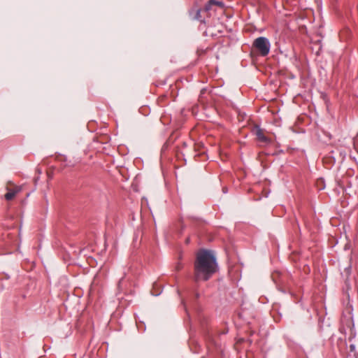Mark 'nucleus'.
Segmentation results:
<instances>
[{"label": "nucleus", "instance_id": "obj_1", "mask_svg": "<svg viewBox=\"0 0 358 358\" xmlns=\"http://www.w3.org/2000/svg\"><path fill=\"white\" fill-rule=\"evenodd\" d=\"M217 268L216 257L212 250L203 249L199 251L194 264V281L199 282L208 280Z\"/></svg>", "mask_w": 358, "mask_h": 358}, {"label": "nucleus", "instance_id": "obj_2", "mask_svg": "<svg viewBox=\"0 0 358 358\" xmlns=\"http://www.w3.org/2000/svg\"><path fill=\"white\" fill-rule=\"evenodd\" d=\"M253 46L259 52L262 56H266L270 52L271 43L267 38L260 36L254 41Z\"/></svg>", "mask_w": 358, "mask_h": 358}, {"label": "nucleus", "instance_id": "obj_3", "mask_svg": "<svg viewBox=\"0 0 358 358\" xmlns=\"http://www.w3.org/2000/svg\"><path fill=\"white\" fill-rule=\"evenodd\" d=\"M213 5H222V3L220 1H217L215 0H210L205 6L204 9L205 10L208 11L211 9V7Z\"/></svg>", "mask_w": 358, "mask_h": 358}, {"label": "nucleus", "instance_id": "obj_4", "mask_svg": "<svg viewBox=\"0 0 358 358\" xmlns=\"http://www.w3.org/2000/svg\"><path fill=\"white\" fill-rule=\"evenodd\" d=\"M317 187L319 191L322 190L325 188L324 182L322 178H318L315 182V187Z\"/></svg>", "mask_w": 358, "mask_h": 358}, {"label": "nucleus", "instance_id": "obj_5", "mask_svg": "<svg viewBox=\"0 0 358 358\" xmlns=\"http://www.w3.org/2000/svg\"><path fill=\"white\" fill-rule=\"evenodd\" d=\"M20 190L17 189V190H10L8 193H6L5 194V199L8 201L9 200H11L12 199L14 198V196L16 195V194L19 192Z\"/></svg>", "mask_w": 358, "mask_h": 358}, {"label": "nucleus", "instance_id": "obj_6", "mask_svg": "<svg viewBox=\"0 0 358 358\" xmlns=\"http://www.w3.org/2000/svg\"><path fill=\"white\" fill-rule=\"evenodd\" d=\"M257 136L261 141L266 142L268 141L267 138L263 134L261 129H258L257 131Z\"/></svg>", "mask_w": 358, "mask_h": 358}, {"label": "nucleus", "instance_id": "obj_7", "mask_svg": "<svg viewBox=\"0 0 358 358\" xmlns=\"http://www.w3.org/2000/svg\"><path fill=\"white\" fill-rule=\"evenodd\" d=\"M320 94H321V97L322 98V99L324 101L325 103H327L328 102V99H327V96L326 94H324V92H320Z\"/></svg>", "mask_w": 358, "mask_h": 358}, {"label": "nucleus", "instance_id": "obj_8", "mask_svg": "<svg viewBox=\"0 0 358 358\" xmlns=\"http://www.w3.org/2000/svg\"><path fill=\"white\" fill-rule=\"evenodd\" d=\"M320 42H321V41H320V39H318V40H317V41H315V45H319V46H320V47H319V50H318V51L317 52V55H319V51H320V50H321V48H322V45H320Z\"/></svg>", "mask_w": 358, "mask_h": 358}, {"label": "nucleus", "instance_id": "obj_9", "mask_svg": "<svg viewBox=\"0 0 358 358\" xmlns=\"http://www.w3.org/2000/svg\"><path fill=\"white\" fill-rule=\"evenodd\" d=\"M315 2L317 3V7H318V10H320L321 8H322L321 2H319L318 0H315Z\"/></svg>", "mask_w": 358, "mask_h": 358}, {"label": "nucleus", "instance_id": "obj_10", "mask_svg": "<svg viewBox=\"0 0 358 358\" xmlns=\"http://www.w3.org/2000/svg\"><path fill=\"white\" fill-rule=\"evenodd\" d=\"M200 13H201V10L199 9L196 10V17H195V18L196 20H199Z\"/></svg>", "mask_w": 358, "mask_h": 358}, {"label": "nucleus", "instance_id": "obj_11", "mask_svg": "<svg viewBox=\"0 0 358 358\" xmlns=\"http://www.w3.org/2000/svg\"><path fill=\"white\" fill-rule=\"evenodd\" d=\"M123 279H124V277H122L121 279H120L119 282H118V285L120 286V285L122 284V281H123Z\"/></svg>", "mask_w": 358, "mask_h": 358}, {"label": "nucleus", "instance_id": "obj_12", "mask_svg": "<svg viewBox=\"0 0 358 358\" xmlns=\"http://www.w3.org/2000/svg\"><path fill=\"white\" fill-rule=\"evenodd\" d=\"M161 292H158V293H154L152 292V294L154 295V296H159Z\"/></svg>", "mask_w": 358, "mask_h": 358}, {"label": "nucleus", "instance_id": "obj_13", "mask_svg": "<svg viewBox=\"0 0 358 358\" xmlns=\"http://www.w3.org/2000/svg\"><path fill=\"white\" fill-rule=\"evenodd\" d=\"M182 145H183L184 147H186V146H187V143H186V142H183V143H182Z\"/></svg>", "mask_w": 358, "mask_h": 358}, {"label": "nucleus", "instance_id": "obj_14", "mask_svg": "<svg viewBox=\"0 0 358 358\" xmlns=\"http://www.w3.org/2000/svg\"><path fill=\"white\" fill-rule=\"evenodd\" d=\"M350 348H351L352 350H353V349L355 348V346H354L353 345H350Z\"/></svg>", "mask_w": 358, "mask_h": 358}, {"label": "nucleus", "instance_id": "obj_15", "mask_svg": "<svg viewBox=\"0 0 358 358\" xmlns=\"http://www.w3.org/2000/svg\"><path fill=\"white\" fill-rule=\"evenodd\" d=\"M223 192H224V193H227V190H226V189H223Z\"/></svg>", "mask_w": 358, "mask_h": 358}]
</instances>
